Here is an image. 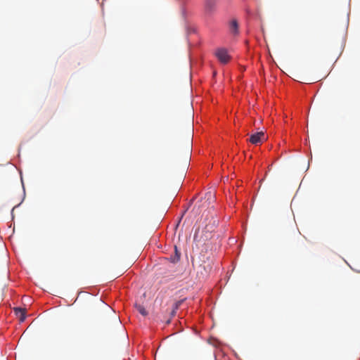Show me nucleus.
I'll list each match as a JSON object with an SVG mask.
<instances>
[{"mask_svg":"<svg viewBox=\"0 0 360 360\" xmlns=\"http://www.w3.org/2000/svg\"><path fill=\"white\" fill-rule=\"evenodd\" d=\"M214 6H215V2L214 0H207V1H206L207 9L211 11L214 8Z\"/></svg>","mask_w":360,"mask_h":360,"instance_id":"6e6552de","label":"nucleus"},{"mask_svg":"<svg viewBox=\"0 0 360 360\" xmlns=\"http://www.w3.org/2000/svg\"><path fill=\"white\" fill-rule=\"evenodd\" d=\"M230 31L234 35L238 34V24L236 20H231L230 23Z\"/></svg>","mask_w":360,"mask_h":360,"instance_id":"20e7f679","label":"nucleus"},{"mask_svg":"<svg viewBox=\"0 0 360 360\" xmlns=\"http://www.w3.org/2000/svg\"><path fill=\"white\" fill-rule=\"evenodd\" d=\"M211 224H207L205 226V229L209 232H212L214 230V228L217 227L218 224V221L215 219L214 218H212L211 219Z\"/></svg>","mask_w":360,"mask_h":360,"instance_id":"423d86ee","label":"nucleus"},{"mask_svg":"<svg viewBox=\"0 0 360 360\" xmlns=\"http://www.w3.org/2000/svg\"><path fill=\"white\" fill-rule=\"evenodd\" d=\"M181 303V301L176 302L173 305V309L171 312L172 316H174L176 314V310L179 309L180 304Z\"/></svg>","mask_w":360,"mask_h":360,"instance_id":"1a4fd4ad","label":"nucleus"},{"mask_svg":"<svg viewBox=\"0 0 360 360\" xmlns=\"http://www.w3.org/2000/svg\"><path fill=\"white\" fill-rule=\"evenodd\" d=\"M14 311L15 315L19 318L20 322H23L26 318L25 309L21 308H15Z\"/></svg>","mask_w":360,"mask_h":360,"instance_id":"7ed1b4c3","label":"nucleus"},{"mask_svg":"<svg viewBox=\"0 0 360 360\" xmlns=\"http://www.w3.org/2000/svg\"><path fill=\"white\" fill-rule=\"evenodd\" d=\"M265 140V135L263 131L257 132L250 136L249 141L255 145L262 143Z\"/></svg>","mask_w":360,"mask_h":360,"instance_id":"f03ea898","label":"nucleus"},{"mask_svg":"<svg viewBox=\"0 0 360 360\" xmlns=\"http://www.w3.org/2000/svg\"><path fill=\"white\" fill-rule=\"evenodd\" d=\"M135 307L136 309H137V311L143 316H146L148 314V312L146 310V309L144 308L143 306H142L141 304H135Z\"/></svg>","mask_w":360,"mask_h":360,"instance_id":"0eeeda50","label":"nucleus"},{"mask_svg":"<svg viewBox=\"0 0 360 360\" xmlns=\"http://www.w3.org/2000/svg\"><path fill=\"white\" fill-rule=\"evenodd\" d=\"M203 266V269L206 271V273L208 274L212 270V266L210 264H207V265H205V264H204L203 265H202Z\"/></svg>","mask_w":360,"mask_h":360,"instance_id":"9d476101","label":"nucleus"},{"mask_svg":"<svg viewBox=\"0 0 360 360\" xmlns=\"http://www.w3.org/2000/svg\"><path fill=\"white\" fill-rule=\"evenodd\" d=\"M215 56L218 60L224 64L227 63L230 60V56L225 49H218L215 52Z\"/></svg>","mask_w":360,"mask_h":360,"instance_id":"f257e3e1","label":"nucleus"},{"mask_svg":"<svg viewBox=\"0 0 360 360\" xmlns=\"http://www.w3.org/2000/svg\"><path fill=\"white\" fill-rule=\"evenodd\" d=\"M180 257H181V253H180V252L177 250L176 246H175V247H174V255H172V256L169 257V260H170L172 263H176L177 262H179V261Z\"/></svg>","mask_w":360,"mask_h":360,"instance_id":"39448f33","label":"nucleus"}]
</instances>
